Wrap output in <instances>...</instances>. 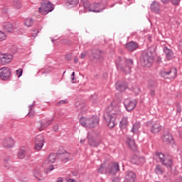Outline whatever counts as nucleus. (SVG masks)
<instances>
[{
  "mask_svg": "<svg viewBox=\"0 0 182 182\" xmlns=\"http://www.w3.org/2000/svg\"><path fill=\"white\" fill-rule=\"evenodd\" d=\"M115 86L117 90H119V92H124L127 89V83L125 82H117Z\"/></svg>",
  "mask_w": 182,
  "mask_h": 182,
  "instance_id": "obj_28",
  "label": "nucleus"
},
{
  "mask_svg": "<svg viewBox=\"0 0 182 182\" xmlns=\"http://www.w3.org/2000/svg\"><path fill=\"white\" fill-rule=\"evenodd\" d=\"M118 171H120V166H119V163L112 162L108 166V173L112 174V176L116 175Z\"/></svg>",
  "mask_w": 182,
  "mask_h": 182,
  "instance_id": "obj_15",
  "label": "nucleus"
},
{
  "mask_svg": "<svg viewBox=\"0 0 182 182\" xmlns=\"http://www.w3.org/2000/svg\"><path fill=\"white\" fill-rule=\"evenodd\" d=\"M74 62H75V63H77V62H79V58H77V56L75 57Z\"/></svg>",
  "mask_w": 182,
  "mask_h": 182,
  "instance_id": "obj_56",
  "label": "nucleus"
},
{
  "mask_svg": "<svg viewBox=\"0 0 182 182\" xmlns=\"http://www.w3.org/2000/svg\"><path fill=\"white\" fill-rule=\"evenodd\" d=\"M92 56L93 59H102L103 58V51L99 49L92 50Z\"/></svg>",
  "mask_w": 182,
  "mask_h": 182,
  "instance_id": "obj_22",
  "label": "nucleus"
},
{
  "mask_svg": "<svg viewBox=\"0 0 182 182\" xmlns=\"http://www.w3.org/2000/svg\"><path fill=\"white\" fill-rule=\"evenodd\" d=\"M99 122L100 119L97 116H92L90 118L81 117L80 119V123L83 127H87L88 129H93L96 126L99 125Z\"/></svg>",
  "mask_w": 182,
  "mask_h": 182,
  "instance_id": "obj_3",
  "label": "nucleus"
},
{
  "mask_svg": "<svg viewBox=\"0 0 182 182\" xmlns=\"http://www.w3.org/2000/svg\"><path fill=\"white\" fill-rule=\"evenodd\" d=\"M14 144H15V142L11 137L5 139L3 141V146L5 149H11V147H14Z\"/></svg>",
  "mask_w": 182,
  "mask_h": 182,
  "instance_id": "obj_23",
  "label": "nucleus"
},
{
  "mask_svg": "<svg viewBox=\"0 0 182 182\" xmlns=\"http://www.w3.org/2000/svg\"><path fill=\"white\" fill-rule=\"evenodd\" d=\"M77 171H72V176H73V177H77Z\"/></svg>",
  "mask_w": 182,
  "mask_h": 182,
  "instance_id": "obj_53",
  "label": "nucleus"
},
{
  "mask_svg": "<svg viewBox=\"0 0 182 182\" xmlns=\"http://www.w3.org/2000/svg\"><path fill=\"white\" fill-rule=\"evenodd\" d=\"M79 4V0H68L67 1V5L69 6L71 5L72 6H76Z\"/></svg>",
  "mask_w": 182,
  "mask_h": 182,
  "instance_id": "obj_37",
  "label": "nucleus"
},
{
  "mask_svg": "<svg viewBox=\"0 0 182 182\" xmlns=\"http://www.w3.org/2000/svg\"><path fill=\"white\" fill-rule=\"evenodd\" d=\"M85 9H88L89 12H95L99 14L102 12L104 9H106L105 6L102 3H94L90 4L89 0H81Z\"/></svg>",
  "mask_w": 182,
  "mask_h": 182,
  "instance_id": "obj_2",
  "label": "nucleus"
},
{
  "mask_svg": "<svg viewBox=\"0 0 182 182\" xmlns=\"http://www.w3.org/2000/svg\"><path fill=\"white\" fill-rule=\"evenodd\" d=\"M85 139H81V140L80 141V143H81V144H85Z\"/></svg>",
  "mask_w": 182,
  "mask_h": 182,
  "instance_id": "obj_62",
  "label": "nucleus"
},
{
  "mask_svg": "<svg viewBox=\"0 0 182 182\" xmlns=\"http://www.w3.org/2000/svg\"><path fill=\"white\" fill-rule=\"evenodd\" d=\"M13 58L14 56L11 54H1L0 55V64L6 65V63L12 62Z\"/></svg>",
  "mask_w": 182,
  "mask_h": 182,
  "instance_id": "obj_16",
  "label": "nucleus"
},
{
  "mask_svg": "<svg viewBox=\"0 0 182 182\" xmlns=\"http://www.w3.org/2000/svg\"><path fill=\"white\" fill-rule=\"evenodd\" d=\"M104 116L108 117H118L122 116V111H120V107L119 106H113L112 104L108 106L106 109V112Z\"/></svg>",
  "mask_w": 182,
  "mask_h": 182,
  "instance_id": "obj_6",
  "label": "nucleus"
},
{
  "mask_svg": "<svg viewBox=\"0 0 182 182\" xmlns=\"http://www.w3.org/2000/svg\"><path fill=\"white\" fill-rule=\"evenodd\" d=\"M112 182H120V178L117 177L112 180Z\"/></svg>",
  "mask_w": 182,
  "mask_h": 182,
  "instance_id": "obj_54",
  "label": "nucleus"
},
{
  "mask_svg": "<svg viewBox=\"0 0 182 182\" xmlns=\"http://www.w3.org/2000/svg\"><path fill=\"white\" fill-rule=\"evenodd\" d=\"M127 143L132 150H136V142L132 138H127Z\"/></svg>",
  "mask_w": 182,
  "mask_h": 182,
  "instance_id": "obj_29",
  "label": "nucleus"
},
{
  "mask_svg": "<svg viewBox=\"0 0 182 182\" xmlns=\"http://www.w3.org/2000/svg\"><path fill=\"white\" fill-rule=\"evenodd\" d=\"M68 104V100H60L57 103L58 106H60V105H66Z\"/></svg>",
  "mask_w": 182,
  "mask_h": 182,
  "instance_id": "obj_44",
  "label": "nucleus"
},
{
  "mask_svg": "<svg viewBox=\"0 0 182 182\" xmlns=\"http://www.w3.org/2000/svg\"><path fill=\"white\" fill-rule=\"evenodd\" d=\"M55 7L53 6V4L50 3V1H48L46 3H41V6L38 8V11L41 14H43L44 15L45 14H49V12H52Z\"/></svg>",
  "mask_w": 182,
  "mask_h": 182,
  "instance_id": "obj_7",
  "label": "nucleus"
},
{
  "mask_svg": "<svg viewBox=\"0 0 182 182\" xmlns=\"http://www.w3.org/2000/svg\"><path fill=\"white\" fill-rule=\"evenodd\" d=\"M151 10L155 14H160V4L156 1H153L151 4Z\"/></svg>",
  "mask_w": 182,
  "mask_h": 182,
  "instance_id": "obj_26",
  "label": "nucleus"
},
{
  "mask_svg": "<svg viewBox=\"0 0 182 182\" xmlns=\"http://www.w3.org/2000/svg\"><path fill=\"white\" fill-rule=\"evenodd\" d=\"M71 80L73 82L75 80V72H73L71 74Z\"/></svg>",
  "mask_w": 182,
  "mask_h": 182,
  "instance_id": "obj_55",
  "label": "nucleus"
},
{
  "mask_svg": "<svg viewBox=\"0 0 182 182\" xmlns=\"http://www.w3.org/2000/svg\"><path fill=\"white\" fill-rule=\"evenodd\" d=\"M148 126L151 133H153L154 134H156V133H160V132H161V129H163L159 123L156 122H149Z\"/></svg>",
  "mask_w": 182,
  "mask_h": 182,
  "instance_id": "obj_12",
  "label": "nucleus"
},
{
  "mask_svg": "<svg viewBox=\"0 0 182 182\" xmlns=\"http://www.w3.org/2000/svg\"><path fill=\"white\" fill-rule=\"evenodd\" d=\"M54 168L55 167L53 166V165H51L46 170L44 171V173H46V174H48L49 171H52L53 170H54Z\"/></svg>",
  "mask_w": 182,
  "mask_h": 182,
  "instance_id": "obj_43",
  "label": "nucleus"
},
{
  "mask_svg": "<svg viewBox=\"0 0 182 182\" xmlns=\"http://www.w3.org/2000/svg\"><path fill=\"white\" fill-rule=\"evenodd\" d=\"M53 132H58L59 130V125H55L53 127Z\"/></svg>",
  "mask_w": 182,
  "mask_h": 182,
  "instance_id": "obj_50",
  "label": "nucleus"
},
{
  "mask_svg": "<svg viewBox=\"0 0 182 182\" xmlns=\"http://www.w3.org/2000/svg\"><path fill=\"white\" fill-rule=\"evenodd\" d=\"M46 161H48V163H55V161H56V154H50Z\"/></svg>",
  "mask_w": 182,
  "mask_h": 182,
  "instance_id": "obj_36",
  "label": "nucleus"
},
{
  "mask_svg": "<svg viewBox=\"0 0 182 182\" xmlns=\"http://www.w3.org/2000/svg\"><path fill=\"white\" fill-rule=\"evenodd\" d=\"M23 72V70L21 69L16 70V74L18 75V77H21V76H22Z\"/></svg>",
  "mask_w": 182,
  "mask_h": 182,
  "instance_id": "obj_47",
  "label": "nucleus"
},
{
  "mask_svg": "<svg viewBox=\"0 0 182 182\" xmlns=\"http://www.w3.org/2000/svg\"><path fill=\"white\" fill-rule=\"evenodd\" d=\"M11 75H12V73L8 67L0 68V78L1 80H9V77H11Z\"/></svg>",
  "mask_w": 182,
  "mask_h": 182,
  "instance_id": "obj_8",
  "label": "nucleus"
},
{
  "mask_svg": "<svg viewBox=\"0 0 182 182\" xmlns=\"http://www.w3.org/2000/svg\"><path fill=\"white\" fill-rule=\"evenodd\" d=\"M148 87H153L154 89H156L157 87V85H156V82L153 80H149L148 82Z\"/></svg>",
  "mask_w": 182,
  "mask_h": 182,
  "instance_id": "obj_40",
  "label": "nucleus"
},
{
  "mask_svg": "<svg viewBox=\"0 0 182 182\" xmlns=\"http://www.w3.org/2000/svg\"><path fill=\"white\" fill-rule=\"evenodd\" d=\"M129 124V122L127 121V117H123L122 121L119 123L120 129H127Z\"/></svg>",
  "mask_w": 182,
  "mask_h": 182,
  "instance_id": "obj_30",
  "label": "nucleus"
},
{
  "mask_svg": "<svg viewBox=\"0 0 182 182\" xmlns=\"http://www.w3.org/2000/svg\"><path fill=\"white\" fill-rule=\"evenodd\" d=\"M58 157L60 159V161H63V163H68L69 160H72V159H73L72 157V154L66 151H64L62 153H58Z\"/></svg>",
  "mask_w": 182,
  "mask_h": 182,
  "instance_id": "obj_14",
  "label": "nucleus"
},
{
  "mask_svg": "<svg viewBox=\"0 0 182 182\" xmlns=\"http://www.w3.org/2000/svg\"><path fill=\"white\" fill-rule=\"evenodd\" d=\"M124 105L127 112H132V110L135 109L137 101L136 100H132L130 99H126L124 101Z\"/></svg>",
  "mask_w": 182,
  "mask_h": 182,
  "instance_id": "obj_10",
  "label": "nucleus"
},
{
  "mask_svg": "<svg viewBox=\"0 0 182 182\" xmlns=\"http://www.w3.org/2000/svg\"><path fill=\"white\" fill-rule=\"evenodd\" d=\"M150 96H155L156 95V91L154 90H151L150 93H149Z\"/></svg>",
  "mask_w": 182,
  "mask_h": 182,
  "instance_id": "obj_51",
  "label": "nucleus"
},
{
  "mask_svg": "<svg viewBox=\"0 0 182 182\" xmlns=\"http://www.w3.org/2000/svg\"><path fill=\"white\" fill-rule=\"evenodd\" d=\"M87 55V53L86 51H83L81 55H80V58L81 59H85L86 58V55Z\"/></svg>",
  "mask_w": 182,
  "mask_h": 182,
  "instance_id": "obj_48",
  "label": "nucleus"
},
{
  "mask_svg": "<svg viewBox=\"0 0 182 182\" xmlns=\"http://www.w3.org/2000/svg\"><path fill=\"white\" fill-rule=\"evenodd\" d=\"M155 173L156 174H163V169H161V166L160 165H156L155 168Z\"/></svg>",
  "mask_w": 182,
  "mask_h": 182,
  "instance_id": "obj_39",
  "label": "nucleus"
},
{
  "mask_svg": "<svg viewBox=\"0 0 182 182\" xmlns=\"http://www.w3.org/2000/svg\"><path fill=\"white\" fill-rule=\"evenodd\" d=\"M181 0H171L173 5H178Z\"/></svg>",
  "mask_w": 182,
  "mask_h": 182,
  "instance_id": "obj_46",
  "label": "nucleus"
},
{
  "mask_svg": "<svg viewBox=\"0 0 182 182\" xmlns=\"http://www.w3.org/2000/svg\"><path fill=\"white\" fill-rule=\"evenodd\" d=\"M56 182H63V179L62 178H58V179H57V181Z\"/></svg>",
  "mask_w": 182,
  "mask_h": 182,
  "instance_id": "obj_59",
  "label": "nucleus"
},
{
  "mask_svg": "<svg viewBox=\"0 0 182 182\" xmlns=\"http://www.w3.org/2000/svg\"><path fill=\"white\" fill-rule=\"evenodd\" d=\"M104 119L107 122V126L109 129H113L117 124V117H107L103 115Z\"/></svg>",
  "mask_w": 182,
  "mask_h": 182,
  "instance_id": "obj_13",
  "label": "nucleus"
},
{
  "mask_svg": "<svg viewBox=\"0 0 182 182\" xmlns=\"http://www.w3.org/2000/svg\"><path fill=\"white\" fill-rule=\"evenodd\" d=\"M173 73L171 77L174 79L176 76H177V68H173L170 69L168 71L162 70L160 72V75L161 77H164V79H168V76Z\"/></svg>",
  "mask_w": 182,
  "mask_h": 182,
  "instance_id": "obj_11",
  "label": "nucleus"
},
{
  "mask_svg": "<svg viewBox=\"0 0 182 182\" xmlns=\"http://www.w3.org/2000/svg\"><path fill=\"white\" fill-rule=\"evenodd\" d=\"M65 59L68 61L70 60L71 59H73L72 53H68V54L65 55Z\"/></svg>",
  "mask_w": 182,
  "mask_h": 182,
  "instance_id": "obj_49",
  "label": "nucleus"
},
{
  "mask_svg": "<svg viewBox=\"0 0 182 182\" xmlns=\"http://www.w3.org/2000/svg\"><path fill=\"white\" fill-rule=\"evenodd\" d=\"M53 119L48 120L46 122H43L42 121H39L38 122V124H39L40 127H38V130L40 132H42V130H45L46 127H48V126H50L52 123H53Z\"/></svg>",
  "mask_w": 182,
  "mask_h": 182,
  "instance_id": "obj_19",
  "label": "nucleus"
},
{
  "mask_svg": "<svg viewBox=\"0 0 182 182\" xmlns=\"http://www.w3.org/2000/svg\"><path fill=\"white\" fill-rule=\"evenodd\" d=\"M117 68L118 70H121L126 75H129L132 73V68H133V59H122V58L119 57L117 62Z\"/></svg>",
  "mask_w": 182,
  "mask_h": 182,
  "instance_id": "obj_1",
  "label": "nucleus"
},
{
  "mask_svg": "<svg viewBox=\"0 0 182 182\" xmlns=\"http://www.w3.org/2000/svg\"><path fill=\"white\" fill-rule=\"evenodd\" d=\"M161 1L163 2V4H168V2H170V0H161Z\"/></svg>",
  "mask_w": 182,
  "mask_h": 182,
  "instance_id": "obj_58",
  "label": "nucleus"
},
{
  "mask_svg": "<svg viewBox=\"0 0 182 182\" xmlns=\"http://www.w3.org/2000/svg\"><path fill=\"white\" fill-rule=\"evenodd\" d=\"M33 174L38 181H41V180H43V178H45L42 176V171H41V168L39 167H37L33 170Z\"/></svg>",
  "mask_w": 182,
  "mask_h": 182,
  "instance_id": "obj_24",
  "label": "nucleus"
},
{
  "mask_svg": "<svg viewBox=\"0 0 182 182\" xmlns=\"http://www.w3.org/2000/svg\"><path fill=\"white\" fill-rule=\"evenodd\" d=\"M98 173L100 174H107L109 173V167L105 166L104 164H101L100 167L97 169Z\"/></svg>",
  "mask_w": 182,
  "mask_h": 182,
  "instance_id": "obj_31",
  "label": "nucleus"
},
{
  "mask_svg": "<svg viewBox=\"0 0 182 182\" xmlns=\"http://www.w3.org/2000/svg\"><path fill=\"white\" fill-rule=\"evenodd\" d=\"M13 6L16 9H21V8H22V1H21V0H14L13 1Z\"/></svg>",
  "mask_w": 182,
  "mask_h": 182,
  "instance_id": "obj_33",
  "label": "nucleus"
},
{
  "mask_svg": "<svg viewBox=\"0 0 182 182\" xmlns=\"http://www.w3.org/2000/svg\"><path fill=\"white\" fill-rule=\"evenodd\" d=\"M126 49L129 52H134L136 49H139V43L134 41H130L126 44Z\"/></svg>",
  "mask_w": 182,
  "mask_h": 182,
  "instance_id": "obj_20",
  "label": "nucleus"
},
{
  "mask_svg": "<svg viewBox=\"0 0 182 182\" xmlns=\"http://www.w3.org/2000/svg\"><path fill=\"white\" fill-rule=\"evenodd\" d=\"M161 163L165 167H171L173 166V159L165 158Z\"/></svg>",
  "mask_w": 182,
  "mask_h": 182,
  "instance_id": "obj_32",
  "label": "nucleus"
},
{
  "mask_svg": "<svg viewBox=\"0 0 182 182\" xmlns=\"http://www.w3.org/2000/svg\"><path fill=\"white\" fill-rule=\"evenodd\" d=\"M68 182H76L75 179L70 178L68 180Z\"/></svg>",
  "mask_w": 182,
  "mask_h": 182,
  "instance_id": "obj_60",
  "label": "nucleus"
},
{
  "mask_svg": "<svg viewBox=\"0 0 182 182\" xmlns=\"http://www.w3.org/2000/svg\"><path fill=\"white\" fill-rule=\"evenodd\" d=\"M156 156L159 157L161 163H162V161L166 159V156L160 152H156Z\"/></svg>",
  "mask_w": 182,
  "mask_h": 182,
  "instance_id": "obj_41",
  "label": "nucleus"
},
{
  "mask_svg": "<svg viewBox=\"0 0 182 182\" xmlns=\"http://www.w3.org/2000/svg\"><path fill=\"white\" fill-rule=\"evenodd\" d=\"M6 39V35L5 33L0 31V42H2V41H5Z\"/></svg>",
  "mask_w": 182,
  "mask_h": 182,
  "instance_id": "obj_42",
  "label": "nucleus"
},
{
  "mask_svg": "<svg viewBox=\"0 0 182 182\" xmlns=\"http://www.w3.org/2000/svg\"><path fill=\"white\" fill-rule=\"evenodd\" d=\"M43 143H45V136L42 134L37 135L35 139V149L36 150L42 149V147H43Z\"/></svg>",
  "mask_w": 182,
  "mask_h": 182,
  "instance_id": "obj_9",
  "label": "nucleus"
},
{
  "mask_svg": "<svg viewBox=\"0 0 182 182\" xmlns=\"http://www.w3.org/2000/svg\"><path fill=\"white\" fill-rule=\"evenodd\" d=\"M24 25L25 26H27V28H31V26L33 25V19H32L31 18H27L24 21Z\"/></svg>",
  "mask_w": 182,
  "mask_h": 182,
  "instance_id": "obj_34",
  "label": "nucleus"
},
{
  "mask_svg": "<svg viewBox=\"0 0 182 182\" xmlns=\"http://www.w3.org/2000/svg\"><path fill=\"white\" fill-rule=\"evenodd\" d=\"M162 140L166 144H171L174 143L173 135H171V134L168 132H166L163 134Z\"/></svg>",
  "mask_w": 182,
  "mask_h": 182,
  "instance_id": "obj_17",
  "label": "nucleus"
},
{
  "mask_svg": "<svg viewBox=\"0 0 182 182\" xmlns=\"http://www.w3.org/2000/svg\"><path fill=\"white\" fill-rule=\"evenodd\" d=\"M35 106V104H33L31 105H29V110H33V107Z\"/></svg>",
  "mask_w": 182,
  "mask_h": 182,
  "instance_id": "obj_57",
  "label": "nucleus"
},
{
  "mask_svg": "<svg viewBox=\"0 0 182 182\" xmlns=\"http://www.w3.org/2000/svg\"><path fill=\"white\" fill-rule=\"evenodd\" d=\"M39 33V31H37L36 33H32L31 35H32V36H33V38H35L36 36V35H38V33Z\"/></svg>",
  "mask_w": 182,
  "mask_h": 182,
  "instance_id": "obj_61",
  "label": "nucleus"
},
{
  "mask_svg": "<svg viewBox=\"0 0 182 182\" xmlns=\"http://www.w3.org/2000/svg\"><path fill=\"white\" fill-rule=\"evenodd\" d=\"M3 28L4 31L6 32H9V33H12V32L14 31V26L9 22L4 23Z\"/></svg>",
  "mask_w": 182,
  "mask_h": 182,
  "instance_id": "obj_27",
  "label": "nucleus"
},
{
  "mask_svg": "<svg viewBox=\"0 0 182 182\" xmlns=\"http://www.w3.org/2000/svg\"><path fill=\"white\" fill-rule=\"evenodd\" d=\"M139 129H140V122H136L134 124L132 132H133L134 133H137Z\"/></svg>",
  "mask_w": 182,
  "mask_h": 182,
  "instance_id": "obj_35",
  "label": "nucleus"
},
{
  "mask_svg": "<svg viewBox=\"0 0 182 182\" xmlns=\"http://www.w3.org/2000/svg\"><path fill=\"white\" fill-rule=\"evenodd\" d=\"M88 144L92 147H97L100 144L101 138L99 136V132H89L87 134Z\"/></svg>",
  "mask_w": 182,
  "mask_h": 182,
  "instance_id": "obj_5",
  "label": "nucleus"
},
{
  "mask_svg": "<svg viewBox=\"0 0 182 182\" xmlns=\"http://www.w3.org/2000/svg\"><path fill=\"white\" fill-rule=\"evenodd\" d=\"M177 113H181V107L180 105H177V109H176Z\"/></svg>",
  "mask_w": 182,
  "mask_h": 182,
  "instance_id": "obj_52",
  "label": "nucleus"
},
{
  "mask_svg": "<svg viewBox=\"0 0 182 182\" xmlns=\"http://www.w3.org/2000/svg\"><path fill=\"white\" fill-rule=\"evenodd\" d=\"M26 151L24 149H21L18 151V156L19 159H25V154H26Z\"/></svg>",
  "mask_w": 182,
  "mask_h": 182,
  "instance_id": "obj_38",
  "label": "nucleus"
},
{
  "mask_svg": "<svg viewBox=\"0 0 182 182\" xmlns=\"http://www.w3.org/2000/svg\"><path fill=\"white\" fill-rule=\"evenodd\" d=\"M124 182H136V173L132 171L127 172Z\"/></svg>",
  "mask_w": 182,
  "mask_h": 182,
  "instance_id": "obj_21",
  "label": "nucleus"
},
{
  "mask_svg": "<svg viewBox=\"0 0 182 182\" xmlns=\"http://www.w3.org/2000/svg\"><path fill=\"white\" fill-rule=\"evenodd\" d=\"M146 162V159H144V157L141 156H137L136 155H134L131 159V163L132 164H136L137 166H140V164H143Z\"/></svg>",
  "mask_w": 182,
  "mask_h": 182,
  "instance_id": "obj_18",
  "label": "nucleus"
},
{
  "mask_svg": "<svg viewBox=\"0 0 182 182\" xmlns=\"http://www.w3.org/2000/svg\"><path fill=\"white\" fill-rule=\"evenodd\" d=\"M164 53H165L166 58L168 60H171V59L174 58V53L167 47L164 48Z\"/></svg>",
  "mask_w": 182,
  "mask_h": 182,
  "instance_id": "obj_25",
  "label": "nucleus"
},
{
  "mask_svg": "<svg viewBox=\"0 0 182 182\" xmlns=\"http://www.w3.org/2000/svg\"><path fill=\"white\" fill-rule=\"evenodd\" d=\"M35 114V111L33 109L28 110V117H32Z\"/></svg>",
  "mask_w": 182,
  "mask_h": 182,
  "instance_id": "obj_45",
  "label": "nucleus"
},
{
  "mask_svg": "<svg viewBox=\"0 0 182 182\" xmlns=\"http://www.w3.org/2000/svg\"><path fill=\"white\" fill-rule=\"evenodd\" d=\"M153 62H154L153 52L150 49L143 51L141 55V63L142 66L150 67Z\"/></svg>",
  "mask_w": 182,
  "mask_h": 182,
  "instance_id": "obj_4",
  "label": "nucleus"
}]
</instances>
